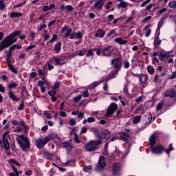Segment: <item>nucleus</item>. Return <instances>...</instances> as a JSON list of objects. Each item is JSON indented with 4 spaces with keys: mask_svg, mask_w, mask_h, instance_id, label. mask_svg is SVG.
Masks as SVG:
<instances>
[{
    "mask_svg": "<svg viewBox=\"0 0 176 176\" xmlns=\"http://www.w3.org/2000/svg\"><path fill=\"white\" fill-rule=\"evenodd\" d=\"M140 81L142 85H145V83L148 82V76H146L145 74L140 75Z\"/></svg>",
    "mask_w": 176,
    "mask_h": 176,
    "instance_id": "27",
    "label": "nucleus"
},
{
    "mask_svg": "<svg viewBox=\"0 0 176 176\" xmlns=\"http://www.w3.org/2000/svg\"><path fill=\"white\" fill-rule=\"evenodd\" d=\"M45 85H49V83H47V81L44 80L43 82V81L39 80L38 82V86H39V87H43Z\"/></svg>",
    "mask_w": 176,
    "mask_h": 176,
    "instance_id": "42",
    "label": "nucleus"
},
{
    "mask_svg": "<svg viewBox=\"0 0 176 176\" xmlns=\"http://www.w3.org/2000/svg\"><path fill=\"white\" fill-rule=\"evenodd\" d=\"M168 6L171 9H176V1H171L170 2H169Z\"/></svg>",
    "mask_w": 176,
    "mask_h": 176,
    "instance_id": "38",
    "label": "nucleus"
},
{
    "mask_svg": "<svg viewBox=\"0 0 176 176\" xmlns=\"http://www.w3.org/2000/svg\"><path fill=\"white\" fill-rule=\"evenodd\" d=\"M43 115L47 118V119H52L53 116L50 113H47L46 111L44 112Z\"/></svg>",
    "mask_w": 176,
    "mask_h": 176,
    "instance_id": "47",
    "label": "nucleus"
},
{
    "mask_svg": "<svg viewBox=\"0 0 176 176\" xmlns=\"http://www.w3.org/2000/svg\"><path fill=\"white\" fill-rule=\"evenodd\" d=\"M69 125L70 126H75V124H76V120L74 119V118H71L69 120Z\"/></svg>",
    "mask_w": 176,
    "mask_h": 176,
    "instance_id": "50",
    "label": "nucleus"
},
{
    "mask_svg": "<svg viewBox=\"0 0 176 176\" xmlns=\"http://www.w3.org/2000/svg\"><path fill=\"white\" fill-rule=\"evenodd\" d=\"M12 124H14V126H22L23 129H25V122H24V121L19 122L14 120L12 122Z\"/></svg>",
    "mask_w": 176,
    "mask_h": 176,
    "instance_id": "26",
    "label": "nucleus"
},
{
    "mask_svg": "<svg viewBox=\"0 0 176 176\" xmlns=\"http://www.w3.org/2000/svg\"><path fill=\"white\" fill-rule=\"evenodd\" d=\"M102 144V140H89L86 144H85V149L87 151V152H94L95 151H97L98 149V146Z\"/></svg>",
    "mask_w": 176,
    "mask_h": 176,
    "instance_id": "3",
    "label": "nucleus"
},
{
    "mask_svg": "<svg viewBox=\"0 0 176 176\" xmlns=\"http://www.w3.org/2000/svg\"><path fill=\"white\" fill-rule=\"evenodd\" d=\"M50 141V138L45 137L44 139L39 138L36 140L35 141V144L37 148H38V149H41V148H43V146H45V145H46V144Z\"/></svg>",
    "mask_w": 176,
    "mask_h": 176,
    "instance_id": "5",
    "label": "nucleus"
},
{
    "mask_svg": "<svg viewBox=\"0 0 176 176\" xmlns=\"http://www.w3.org/2000/svg\"><path fill=\"white\" fill-rule=\"evenodd\" d=\"M88 123H94L96 122V118L93 117H89L87 118Z\"/></svg>",
    "mask_w": 176,
    "mask_h": 176,
    "instance_id": "57",
    "label": "nucleus"
},
{
    "mask_svg": "<svg viewBox=\"0 0 176 176\" xmlns=\"http://www.w3.org/2000/svg\"><path fill=\"white\" fill-rule=\"evenodd\" d=\"M158 57L160 61H164V60H166V58H167L166 56V54H160V55H158Z\"/></svg>",
    "mask_w": 176,
    "mask_h": 176,
    "instance_id": "43",
    "label": "nucleus"
},
{
    "mask_svg": "<svg viewBox=\"0 0 176 176\" xmlns=\"http://www.w3.org/2000/svg\"><path fill=\"white\" fill-rule=\"evenodd\" d=\"M21 32L20 30H17L13 32L10 34H9L7 37H5L3 40L0 43V52L4 50V49H7L9 47L10 45H13V43H16L17 42V38H14L16 36L20 35Z\"/></svg>",
    "mask_w": 176,
    "mask_h": 176,
    "instance_id": "1",
    "label": "nucleus"
},
{
    "mask_svg": "<svg viewBox=\"0 0 176 176\" xmlns=\"http://www.w3.org/2000/svg\"><path fill=\"white\" fill-rule=\"evenodd\" d=\"M48 94L50 97H54L56 96V94H57V93L56 92V91L54 90H52V91H50L48 92Z\"/></svg>",
    "mask_w": 176,
    "mask_h": 176,
    "instance_id": "53",
    "label": "nucleus"
},
{
    "mask_svg": "<svg viewBox=\"0 0 176 176\" xmlns=\"http://www.w3.org/2000/svg\"><path fill=\"white\" fill-rule=\"evenodd\" d=\"M105 80L108 82L109 79L106 80L105 78H104L99 81H95L94 82L91 83L90 86L92 89H94V87H97V86H99V85H101V83H102L103 82H105Z\"/></svg>",
    "mask_w": 176,
    "mask_h": 176,
    "instance_id": "21",
    "label": "nucleus"
},
{
    "mask_svg": "<svg viewBox=\"0 0 176 176\" xmlns=\"http://www.w3.org/2000/svg\"><path fill=\"white\" fill-rule=\"evenodd\" d=\"M9 132H5L2 135V140H0V146L6 152L10 149V144L9 143Z\"/></svg>",
    "mask_w": 176,
    "mask_h": 176,
    "instance_id": "4",
    "label": "nucleus"
},
{
    "mask_svg": "<svg viewBox=\"0 0 176 176\" xmlns=\"http://www.w3.org/2000/svg\"><path fill=\"white\" fill-rule=\"evenodd\" d=\"M91 168H93V166H91V165H89L88 166H85L82 170L85 173H87V171H89V170H91Z\"/></svg>",
    "mask_w": 176,
    "mask_h": 176,
    "instance_id": "48",
    "label": "nucleus"
},
{
    "mask_svg": "<svg viewBox=\"0 0 176 176\" xmlns=\"http://www.w3.org/2000/svg\"><path fill=\"white\" fill-rule=\"evenodd\" d=\"M60 8L62 10H67V12H72L74 10V7L71 5H67L66 6H64V4L60 5Z\"/></svg>",
    "mask_w": 176,
    "mask_h": 176,
    "instance_id": "23",
    "label": "nucleus"
},
{
    "mask_svg": "<svg viewBox=\"0 0 176 176\" xmlns=\"http://www.w3.org/2000/svg\"><path fill=\"white\" fill-rule=\"evenodd\" d=\"M119 170H120V166H119L118 164H114L113 167V174L116 175V174L119 173Z\"/></svg>",
    "mask_w": 176,
    "mask_h": 176,
    "instance_id": "28",
    "label": "nucleus"
},
{
    "mask_svg": "<svg viewBox=\"0 0 176 176\" xmlns=\"http://www.w3.org/2000/svg\"><path fill=\"white\" fill-rule=\"evenodd\" d=\"M166 58H170V57H174V55L171 54V52H168L165 53Z\"/></svg>",
    "mask_w": 176,
    "mask_h": 176,
    "instance_id": "58",
    "label": "nucleus"
},
{
    "mask_svg": "<svg viewBox=\"0 0 176 176\" xmlns=\"http://www.w3.org/2000/svg\"><path fill=\"white\" fill-rule=\"evenodd\" d=\"M118 109V105L116 103L112 102L109 107L107 108V113H106V118H108V116H112Z\"/></svg>",
    "mask_w": 176,
    "mask_h": 176,
    "instance_id": "8",
    "label": "nucleus"
},
{
    "mask_svg": "<svg viewBox=\"0 0 176 176\" xmlns=\"http://www.w3.org/2000/svg\"><path fill=\"white\" fill-rule=\"evenodd\" d=\"M76 39H80L82 38H83V33H82V32H78L76 33Z\"/></svg>",
    "mask_w": 176,
    "mask_h": 176,
    "instance_id": "49",
    "label": "nucleus"
},
{
    "mask_svg": "<svg viewBox=\"0 0 176 176\" xmlns=\"http://www.w3.org/2000/svg\"><path fill=\"white\" fill-rule=\"evenodd\" d=\"M170 151H173V144H169L168 149L165 150V152H166V153H167V155H168V153H170Z\"/></svg>",
    "mask_w": 176,
    "mask_h": 176,
    "instance_id": "56",
    "label": "nucleus"
},
{
    "mask_svg": "<svg viewBox=\"0 0 176 176\" xmlns=\"http://www.w3.org/2000/svg\"><path fill=\"white\" fill-rule=\"evenodd\" d=\"M111 64L116 71H120V68H122V58H116L111 60Z\"/></svg>",
    "mask_w": 176,
    "mask_h": 176,
    "instance_id": "9",
    "label": "nucleus"
},
{
    "mask_svg": "<svg viewBox=\"0 0 176 176\" xmlns=\"http://www.w3.org/2000/svg\"><path fill=\"white\" fill-rule=\"evenodd\" d=\"M56 65H63L65 64V57L54 58Z\"/></svg>",
    "mask_w": 176,
    "mask_h": 176,
    "instance_id": "17",
    "label": "nucleus"
},
{
    "mask_svg": "<svg viewBox=\"0 0 176 176\" xmlns=\"http://www.w3.org/2000/svg\"><path fill=\"white\" fill-rule=\"evenodd\" d=\"M116 43H118V45H126L127 43V40H124L122 38L118 37L114 39Z\"/></svg>",
    "mask_w": 176,
    "mask_h": 176,
    "instance_id": "24",
    "label": "nucleus"
},
{
    "mask_svg": "<svg viewBox=\"0 0 176 176\" xmlns=\"http://www.w3.org/2000/svg\"><path fill=\"white\" fill-rule=\"evenodd\" d=\"M77 118L78 119H83L85 118V113H78Z\"/></svg>",
    "mask_w": 176,
    "mask_h": 176,
    "instance_id": "61",
    "label": "nucleus"
},
{
    "mask_svg": "<svg viewBox=\"0 0 176 176\" xmlns=\"http://www.w3.org/2000/svg\"><path fill=\"white\" fill-rule=\"evenodd\" d=\"M90 131H91V133H94L97 138H101V135L100 134V129H98V128L91 127L90 129Z\"/></svg>",
    "mask_w": 176,
    "mask_h": 176,
    "instance_id": "20",
    "label": "nucleus"
},
{
    "mask_svg": "<svg viewBox=\"0 0 176 176\" xmlns=\"http://www.w3.org/2000/svg\"><path fill=\"white\" fill-rule=\"evenodd\" d=\"M119 135H120V138L122 141H124L125 144H129V138H130V135H129L128 133L120 132L119 133Z\"/></svg>",
    "mask_w": 176,
    "mask_h": 176,
    "instance_id": "13",
    "label": "nucleus"
},
{
    "mask_svg": "<svg viewBox=\"0 0 176 176\" xmlns=\"http://www.w3.org/2000/svg\"><path fill=\"white\" fill-rule=\"evenodd\" d=\"M160 43H162V40L159 39V36H157V37L155 38L154 45L155 46H156V45L159 46Z\"/></svg>",
    "mask_w": 176,
    "mask_h": 176,
    "instance_id": "40",
    "label": "nucleus"
},
{
    "mask_svg": "<svg viewBox=\"0 0 176 176\" xmlns=\"http://www.w3.org/2000/svg\"><path fill=\"white\" fill-rule=\"evenodd\" d=\"M25 128H23V126H18L16 129H14V133H20V131H23Z\"/></svg>",
    "mask_w": 176,
    "mask_h": 176,
    "instance_id": "51",
    "label": "nucleus"
},
{
    "mask_svg": "<svg viewBox=\"0 0 176 176\" xmlns=\"http://www.w3.org/2000/svg\"><path fill=\"white\" fill-rule=\"evenodd\" d=\"M74 162H75V160H68V161L65 163L66 167H69V166H72V164H74Z\"/></svg>",
    "mask_w": 176,
    "mask_h": 176,
    "instance_id": "46",
    "label": "nucleus"
},
{
    "mask_svg": "<svg viewBox=\"0 0 176 176\" xmlns=\"http://www.w3.org/2000/svg\"><path fill=\"white\" fill-rule=\"evenodd\" d=\"M74 141L77 144H80V139H79V136L78 135V133H74Z\"/></svg>",
    "mask_w": 176,
    "mask_h": 176,
    "instance_id": "45",
    "label": "nucleus"
},
{
    "mask_svg": "<svg viewBox=\"0 0 176 176\" xmlns=\"http://www.w3.org/2000/svg\"><path fill=\"white\" fill-rule=\"evenodd\" d=\"M8 96H9L10 98H11V100H12L13 101H20V98H17V96H16L14 93H13V91H12V89L9 90Z\"/></svg>",
    "mask_w": 176,
    "mask_h": 176,
    "instance_id": "22",
    "label": "nucleus"
},
{
    "mask_svg": "<svg viewBox=\"0 0 176 176\" xmlns=\"http://www.w3.org/2000/svg\"><path fill=\"white\" fill-rule=\"evenodd\" d=\"M151 151L153 153H156L157 155H160L164 151V147L161 144H158L157 146H151Z\"/></svg>",
    "mask_w": 176,
    "mask_h": 176,
    "instance_id": "10",
    "label": "nucleus"
},
{
    "mask_svg": "<svg viewBox=\"0 0 176 176\" xmlns=\"http://www.w3.org/2000/svg\"><path fill=\"white\" fill-rule=\"evenodd\" d=\"M104 1L102 0H100L96 1L94 5L93 6L94 9H95V10H101V9H102V7L104 6Z\"/></svg>",
    "mask_w": 176,
    "mask_h": 176,
    "instance_id": "14",
    "label": "nucleus"
},
{
    "mask_svg": "<svg viewBox=\"0 0 176 176\" xmlns=\"http://www.w3.org/2000/svg\"><path fill=\"white\" fill-rule=\"evenodd\" d=\"M6 9V4H5V0H0V10L3 11Z\"/></svg>",
    "mask_w": 176,
    "mask_h": 176,
    "instance_id": "33",
    "label": "nucleus"
},
{
    "mask_svg": "<svg viewBox=\"0 0 176 176\" xmlns=\"http://www.w3.org/2000/svg\"><path fill=\"white\" fill-rule=\"evenodd\" d=\"M22 16L23 14L20 12H12L10 14V17H11V19H14L16 17H21Z\"/></svg>",
    "mask_w": 176,
    "mask_h": 176,
    "instance_id": "30",
    "label": "nucleus"
},
{
    "mask_svg": "<svg viewBox=\"0 0 176 176\" xmlns=\"http://www.w3.org/2000/svg\"><path fill=\"white\" fill-rule=\"evenodd\" d=\"M141 111H144V109L142 108V105H140L135 110V113H140Z\"/></svg>",
    "mask_w": 176,
    "mask_h": 176,
    "instance_id": "52",
    "label": "nucleus"
},
{
    "mask_svg": "<svg viewBox=\"0 0 176 176\" xmlns=\"http://www.w3.org/2000/svg\"><path fill=\"white\" fill-rule=\"evenodd\" d=\"M25 5V1L23 3H20L19 4H16L14 6V8H21L22 6H24Z\"/></svg>",
    "mask_w": 176,
    "mask_h": 176,
    "instance_id": "60",
    "label": "nucleus"
},
{
    "mask_svg": "<svg viewBox=\"0 0 176 176\" xmlns=\"http://www.w3.org/2000/svg\"><path fill=\"white\" fill-rule=\"evenodd\" d=\"M141 118H142L141 116H138L135 117L133 118L134 124H138V123H140V122L141 121Z\"/></svg>",
    "mask_w": 176,
    "mask_h": 176,
    "instance_id": "36",
    "label": "nucleus"
},
{
    "mask_svg": "<svg viewBox=\"0 0 176 176\" xmlns=\"http://www.w3.org/2000/svg\"><path fill=\"white\" fill-rule=\"evenodd\" d=\"M109 135H111V132H109L108 130H104L102 131V135H100L99 140H105V138H109Z\"/></svg>",
    "mask_w": 176,
    "mask_h": 176,
    "instance_id": "19",
    "label": "nucleus"
},
{
    "mask_svg": "<svg viewBox=\"0 0 176 176\" xmlns=\"http://www.w3.org/2000/svg\"><path fill=\"white\" fill-rule=\"evenodd\" d=\"M164 96H165V97H172V98H174L176 96V93H175V90L172 89L170 91L165 92L164 93Z\"/></svg>",
    "mask_w": 176,
    "mask_h": 176,
    "instance_id": "25",
    "label": "nucleus"
},
{
    "mask_svg": "<svg viewBox=\"0 0 176 176\" xmlns=\"http://www.w3.org/2000/svg\"><path fill=\"white\" fill-rule=\"evenodd\" d=\"M82 98V96L79 95L74 98V102H79Z\"/></svg>",
    "mask_w": 176,
    "mask_h": 176,
    "instance_id": "55",
    "label": "nucleus"
},
{
    "mask_svg": "<svg viewBox=\"0 0 176 176\" xmlns=\"http://www.w3.org/2000/svg\"><path fill=\"white\" fill-rule=\"evenodd\" d=\"M119 71L116 70L114 72H113L111 74H110L109 79H113V78H116V75L118 74Z\"/></svg>",
    "mask_w": 176,
    "mask_h": 176,
    "instance_id": "44",
    "label": "nucleus"
},
{
    "mask_svg": "<svg viewBox=\"0 0 176 176\" xmlns=\"http://www.w3.org/2000/svg\"><path fill=\"white\" fill-rule=\"evenodd\" d=\"M118 109V105L116 103L112 102L109 107L107 108V113H106V118H108V116H112Z\"/></svg>",
    "mask_w": 176,
    "mask_h": 176,
    "instance_id": "7",
    "label": "nucleus"
},
{
    "mask_svg": "<svg viewBox=\"0 0 176 176\" xmlns=\"http://www.w3.org/2000/svg\"><path fill=\"white\" fill-rule=\"evenodd\" d=\"M96 38H104L105 36V30L102 29H99L96 31L95 34Z\"/></svg>",
    "mask_w": 176,
    "mask_h": 176,
    "instance_id": "18",
    "label": "nucleus"
},
{
    "mask_svg": "<svg viewBox=\"0 0 176 176\" xmlns=\"http://www.w3.org/2000/svg\"><path fill=\"white\" fill-rule=\"evenodd\" d=\"M54 41H57V34H54L53 37L51 38L50 43H53Z\"/></svg>",
    "mask_w": 176,
    "mask_h": 176,
    "instance_id": "59",
    "label": "nucleus"
},
{
    "mask_svg": "<svg viewBox=\"0 0 176 176\" xmlns=\"http://www.w3.org/2000/svg\"><path fill=\"white\" fill-rule=\"evenodd\" d=\"M112 53H113V50L112 49V47H105L102 49L101 54L102 56H111Z\"/></svg>",
    "mask_w": 176,
    "mask_h": 176,
    "instance_id": "11",
    "label": "nucleus"
},
{
    "mask_svg": "<svg viewBox=\"0 0 176 176\" xmlns=\"http://www.w3.org/2000/svg\"><path fill=\"white\" fill-rule=\"evenodd\" d=\"M43 156L44 157L47 158L48 160H52V153L47 151H44Z\"/></svg>",
    "mask_w": 176,
    "mask_h": 176,
    "instance_id": "34",
    "label": "nucleus"
},
{
    "mask_svg": "<svg viewBox=\"0 0 176 176\" xmlns=\"http://www.w3.org/2000/svg\"><path fill=\"white\" fill-rule=\"evenodd\" d=\"M147 71L150 74V75H153L155 74V68H153V66L149 65L147 67Z\"/></svg>",
    "mask_w": 176,
    "mask_h": 176,
    "instance_id": "32",
    "label": "nucleus"
},
{
    "mask_svg": "<svg viewBox=\"0 0 176 176\" xmlns=\"http://www.w3.org/2000/svg\"><path fill=\"white\" fill-rule=\"evenodd\" d=\"M23 109H24V102L23 100H22L21 104H19V107H18V110L23 111Z\"/></svg>",
    "mask_w": 176,
    "mask_h": 176,
    "instance_id": "54",
    "label": "nucleus"
},
{
    "mask_svg": "<svg viewBox=\"0 0 176 176\" xmlns=\"http://www.w3.org/2000/svg\"><path fill=\"white\" fill-rule=\"evenodd\" d=\"M70 39H76V32H73L70 34Z\"/></svg>",
    "mask_w": 176,
    "mask_h": 176,
    "instance_id": "63",
    "label": "nucleus"
},
{
    "mask_svg": "<svg viewBox=\"0 0 176 176\" xmlns=\"http://www.w3.org/2000/svg\"><path fill=\"white\" fill-rule=\"evenodd\" d=\"M62 32H65V38H68L71 35V32H72V28L65 26L62 29Z\"/></svg>",
    "mask_w": 176,
    "mask_h": 176,
    "instance_id": "16",
    "label": "nucleus"
},
{
    "mask_svg": "<svg viewBox=\"0 0 176 176\" xmlns=\"http://www.w3.org/2000/svg\"><path fill=\"white\" fill-rule=\"evenodd\" d=\"M54 50L56 53H60V51L61 50V43L58 42L56 43L54 47Z\"/></svg>",
    "mask_w": 176,
    "mask_h": 176,
    "instance_id": "29",
    "label": "nucleus"
},
{
    "mask_svg": "<svg viewBox=\"0 0 176 176\" xmlns=\"http://www.w3.org/2000/svg\"><path fill=\"white\" fill-rule=\"evenodd\" d=\"M128 5H129V3L122 0V1L120 2V3L117 5V6L118 8H127Z\"/></svg>",
    "mask_w": 176,
    "mask_h": 176,
    "instance_id": "31",
    "label": "nucleus"
},
{
    "mask_svg": "<svg viewBox=\"0 0 176 176\" xmlns=\"http://www.w3.org/2000/svg\"><path fill=\"white\" fill-rule=\"evenodd\" d=\"M123 65L125 69H129V68H130V62H129L127 60H124L123 62Z\"/></svg>",
    "mask_w": 176,
    "mask_h": 176,
    "instance_id": "37",
    "label": "nucleus"
},
{
    "mask_svg": "<svg viewBox=\"0 0 176 176\" xmlns=\"http://www.w3.org/2000/svg\"><path fill=\"white\" fill-rule=\"evenodd\" d=\"M47 25H41L40 27L38 28V32L42 31V30H45L46 28Z\"/></svg>",
    "mask_w": 176,
    "mask_h": 176,
    "instance_id": "62",
    "label": "nucleus"
},
{
    "mask_svg": "<svg viewBox=\"0 0 176 176\" xmlns=\"http://www.w3.org/2000/svg\"><path fill=\"white\" fill-rule=\"evenodd\" d=\"M157 137H159L157 132H155L150 137L149 142L151 146H153L154 144H156V138H157Z\"/></svg>",
    "mask_w": 176,
    "mask_h": 176,
    "instance_id": "15",
    "label": "nucleus"
},
{
    "mask_svg": "<svg viewBox=\"0 0 176 176\" xmlns=\"http://www.w3.org/2000/svg\"><path fill=\"white\" fill-rule=\"evenodd\" d=\"M8 68L10 70H11L12 72H13L14 74H17V69H16V67H14V66H13V65H8Z\"/></svg>",
    "mask_w": 176,
    "mask_h": 176,
    "instance_id": "41",
    "label": "nucleus"
},
{
    "mask_svg": "<svg viewBox=\"0 0 176 176\" xmlns=\"http://www.w3.org/2000/svg\"><path fill=\"white\" fill-rule=\"evenodd\" d=\"M20 138L17 140L18 144H19L21 149L23 152H27L31 148V143L28 140V138L24 136V135H21Z\"/></svg>",
    "mask_w": 176,
    "mask_h": 176,
    "instance_id": "2",
    "label": "nucleus"
},
{
    "mask_svg": "<svg viewBox=\"0 0 176 176\" xmlns=\"http://www.w3.org/2000/svg\"><path fill=\"white\" fill-rule=\"evenodd\" d=\"M107 166V163L105 162V158L103 156L100 157L98 165L95 168V170L98 172L104 170Z\"/></svg>",
    "mask_w": 176,
    "mask_h": 176,
    "instance_id": "6",
    "label": "nucleus"
},
{
    "mask_svg": "<svg viewBox=\"0 0 176 176\" xmlns=\"http://www.w3.org/2000/svg\"><path fill=\"white\" fill-rule=\"evenodd\" d=\"M8 89H10V90H12V89H16L17 87V82H14L12 83H10L8 85Z\"/></svg>",
    "mask_w": 176,
    "mask_h": 176,
    "instance_id": "35",
    "label": "nucleus"
},
{
    "mask_svg": "<svg viewBox=\"0 0 176 176\" xmlns=\"http://www.w3.org/2000/svg\"><path fill=\"white\" fill-rule=\"evenodd\" d=\"M61 146L62 148H65L67 152H71L72 151V148H74V144L68 142H65L61 143Z\"/></svg>",
    "mask_w": 176,
    "mask_h": 176,
    "instance_id": "12",
    "label": "nucleus"
},
{
    "mask_svg": "<svg viewBox=\"0 0 176 176\" xmlns=\"http://www.w3.org/2000/svg\"><path fill=\"white\" fill-rule=\"evenodd\" d=\"M38 75L40 76V78H41V79L45 80V72H43V70H42V69H39L38 71Z\"/></svg>",
    "mask_w": 176,
    "mask_h": 176,
    "instance_id": "39",
    "label": "nucleus"
},
{
    "mask_svg": "<svg viewBox=\"0 0 176 176\" xmlns=\"http://www.w3.org/2000/svg\"><path fill=\"white\" fill-rule=\"evenodd\" d=\"M151 19H152V16H148L142 20V23H146V21H149Z\"/></svg>",
    "mask_w": 176,
    "mask_h": 176,
    "instance_id": "64",
    "label": "nucleus"
}]
</instances>
